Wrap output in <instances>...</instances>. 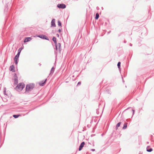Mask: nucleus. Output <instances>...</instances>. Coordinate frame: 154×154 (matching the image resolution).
Masks as SVG:
<instances>
[{"instance_id": "f257e3e1", "label": "nucleus", "mask_w": 154, "mask_h": 154, "mask_svg": "<svg viewBox=\"0 0 154 154\" xmlns=\"http://www.w3.org/2000/svg\"><path fill=\"white\" fill-rule=\"evenodd\" d=\"M35 86L33 84H30L26 85V92H28L33 89Z\"/></svg>"}, {"instance_id": "f03ea898", "label": "nucleus", "mask_w": 154, "mask_h": 154, "mask_svg": "<svg viewBox=\"0 0 154 154\" xmlns=\"http://www.w3.org/2000/svg\"><path fill=\"white\" fill-rule=\"evenodd\" d=\"M24 86L25 85L23 83H20L16 87V89L18 91H21L24 88Z\"/></svg>"}, {"instance_id": "7ed1b4c3", "label": "nucleus", "mask_w": 154, "mask_h": 154, "mask_svg": "<svg viewBox=\"0 0 154 154\" xmlns=\"http://www.w3.org/2000/svg\"><path fill=\"white\" fill-rule=\"evenodd\" d=\"M20 53V51L19 52H18V54L16 56L14 59V61L16 64H17V60L18 59V58L19 57Z\"/></svg>"}, {"instance_id": "20e7f679", "label": "nucleus", "mask_w": 154, "mask_h": 154, "mask_svg": "<svg viewBox=\"0 0 154 154\" xmlns=\"http://www.w3.org/2000/svg\"><path fill=\"white\" fill-rule=\"evenodd\" d=\"M57 7L60 8H66V6L63 4H58L57 5Z\"/></svg>"}, {"instance_id": "39448f33", "label": "nucleus", "mask_w": 154, "mask_h": 154, "mask_svg": "<svg viewBox=\"0 0 154 154\" xmlns=\"http://www.w3.org/2000/svg\"><path fill=\"white\" fill-rule=\"evenodd\" d=\"M85 144V143L84 142H83L80 145L79 147V151H81L82 148L84 147V145Z\"/></svg>"}, {"instance_id": "423d86ee", "label": "nucleus", "mask_w": 154, "mask_h": 154, "mask_svg": "<svg viewBox=\"0 0 154 154\" xmlns=\"http://www.w3.org/2000/svg\"><path fill=\"white\" fill-rule=\"evenodd\" d=\"M47 80V79H46L44 82L43 81L40 82H39V84L41 86H44L46 83V82Z\"/></svg>"}, {"instance_id": "0eeeda50", "label": "nucleus", "mask_w": 154, "mask_h": 154, "mask_svg": "<svg viewBox=\"0 0 154 154\" xmlns=\"http://www.w3.org/2000/svg\"><path fill=\"white\" fill-rule=\"evenodd\" d=\"M55 20L54 19H53L51 22V25L52 27H55L56 24L55 23Z\"/></svg>"}, {"instance_id": "6e6552de", "label": "nucleus", "mask_w": 154, "mask_h": 154, "mask_svg": "<svg viewBox=\"0 0 154 154\" xmlns=\"http://www.w3.org/2000/svg\"><path fill=\"white\" fill-rule=\"evenodd\" d=\"M14 83L15 84H17L18 83V80L17 79L16 74H14Z\"/></svg>"}, {"instance_id": "1a4fd4ad", "label": "nucleus", "mask_w": 154, "mask_h": 154, "mask_svg": "<svg viewBox=\"0 0 154 154\" xmlns=\"http://www.w3.org/2000/svg\"><path fill=\"white\" fill-rule=\"evenodd\" d=\"M32 39V38L30 37H27L26 38L24 41V42H26L29 41H30Z\"/></svg>"}, {"instance_id": "9d476101", "label": "nucleus", "mask_w": 154, "mask_h": 154, "mask_svg": "<svg viewBox=\"0 0 154 154\" xmlns=\"http://www.w3.org/2000/svg\"><path fill=\"white\" fill-rule=\"evenodd\" d=\"M10 70L13 72L15 71V68L13 65H11L10 66Z\"/></svg>"}, {"instance_id": "9b49d317", "label": "nucleus", "mask_w": 154, "mask_h": 154, "mask_svg": "<svg viewBox=\"0 0 154 154\" xmlns=\"http://www.w3.org/2000/svg\"><path fill=\"white\" fill-rule=\"evenodd\" d=\"M127 123H125L124 124V125L123 127V129H125L127 127Z\"/></svg>"}, {"instance_id": "f8f14e48", "label": "nucleus", "mask_w": 154, "mask_h": 154, "mask_svg": "<svg viewBox=\"0 0 154 154\" xmlns=\"http://www.w3.org/2000/svg\"><path fill=\"white\" fill-rule=\"evenodd\" d=\"M121 123L120 122H119L117 124L116 126V129H117L120 126V125H121Z\"/></svg>"}, {"instance_id": "ddd939ff", "label": "nucleus", "mask_w": 154, "mask_h": 154, "mask_svg": "<svg viewBox=\"0 0 154 154\" xmlns=\"http://www.w3.org/2000/svg\"><path fill=\"white\" fill-rule=\"evenodd\" d=\"M20 116V115H13V116L15 118H17L19 116Z\"/></svg>"}, {"instance_id": "4468645a", "label": "nucleus", "mask_w": 154, "mask_h": 154, "mask_svg": "<svg viewBox=\"0 0 154 154\" xmlns=\"http://www.w3.org/2000/svg\"><path fill=\"white\" fill-rule=\"evenodd\" d=\"M99 17V14L98 13H97L96 14V17H95V19L96 20H97V19H98Z\"/></svg>"}, {"instance_id": "2eb2a0df", "label": "nucleus", "mask_w": 154, "mask_h": 154, "mask_svg": "<svg viewBox=\"0 0 154 154\" xmlns=\"http://www.w3.org/2000/svg\"><path fill=\"white\" fill-rule=\"evenodd\" d=\"M52 40L54 42L55 44H56V43L57 42V41H56V38L55 37H54L53 38Z\"/></svg>"}, {"instance_id": "dca6fc26", "label": "nucleus", "mask_w": 154, "mask_h": 154, "mask_svg": "<svg viewBox=\"0 0 154 154\" xmlns=\"http://www.w3.org/2000/svg\"><path fill=\"white\" fill-rule=\"evenodd\" d=\"M58 24L59 26H61V24L60 21L58 20Z\"/></svg>"}, {"instance_id": "f3484780", "label": "nucleus", "mask_w": 154, "mask_h": 154, "mask_svg": "<svg viewBox=\"0 0 154 154\" xmlns=\"http://www.w3.org/2000/svg\"><path fill=\"white\" fill-rule=\"evenodd\" d=\"M120 64H121V63L120 62H119L118 63L117 66H118V67L119 68H120Z\"/></svg>"}, {"instance_id": "a211bd4d", "label": "nucleus", "mask_w": 154, "mask_h": 154, "mask_svg": "<svg viewBox=\"0 0 154 154\" xmlns=\"http://www.w3.org/2000/svg\"><path fill=\"white\" fill-rule=\"evenodd\" d=\"M45 36L44 35H40V36H39V37H40V38H44Z\"/></svg>"}, {"instance_id": "6ab92c4d", "label": "nucleus", "mask_w": 154, "mask_h": 154, "mask_svg": "<svg viewBox=\"0 0 154 154\" xmlns=\"http://www.w3.org/2000/svg\"><path fill=\"white\" fill-rule=\"evenodd\" d=\"M147 151L148 152H150L152 151V149L151 148L149 149H147Z\"/></svg>"}, {"instance_id": "aec40b11", "label": "nucleus", "mask_w": 154, "mask_h": 154, "mask_svg": "<svg viewBox=\"0 0 154 154\" xmlns=\"http://www.w3.org/2000/svg\"><path fill=\"white\" fill-rule=\"evenodd\" d=\"M58 46H59V48H60V43H58Z\"/></svg>"}, {"instance_id": "412c9836", "label": "nucleus", "mask_w": 154, "mask_h": 154, "mask_svg": "<svg viewBox=\"0 0 154 154\" xmlns=\"http://www.w3.org/2000/svg\"><path fill=\"white\" fill-rule=\"evenodd\" d=\"M22 49H23V48H20V49L18 50V52H19L20 51H21L22 50Z\"/></svg>"}, {"instance_id": "4be33fe9", "label": "nucleus", "mask_w": 154, "mask_h": 154, "mask_svg": "<svg viewBox=\"0 0 154 154\" xmlns=\"http://www.w3.org/2000/svg\"><path fill=\"white\" fill-rule=\"evenodd\" d=\"M58 32H61V30L60 29H59L58 30Z\"/></svg>"}, {"instance_id": "5701e85b", "label": "nucleus", "mask_w": 154, "mask_h": 154, "mask_svg": "<svg viewBox=\"0 0 154 154\" xmlns=\"http://www.w3.org/2000/svg\"><path fill=\"white\" fill-rule=\"evenodd\" d=\"M57 37H59V35L58 34H57Z\"/></svg>"}, {"instance_id": "b1692460", "label": "nucleus", "mask_w": 154, "mask_h": 154, "mask_svg": "<svg viewBox=\"0 0 154 154\" xmlns=\"http://www.w3.org/2000/svg\"><path fill=\"white\" fill-rule=\"evenodd\" d=\"M57 45H56V50H57Z\"/></svg>"}, {"instance_id": "393cba45", "label": "nucleus", "mask_w": 154, "mask_h": 154, "mask_svg": "<svg viewBox=\"0 0 154 154\" xmlns=\"http://www.w3.org/2000/svg\"><path fill=\"white\" fill-rule=\"evenodd\" d=\"M81 84V82H78V85H79H79H80V84Z\"/></svg>"}]
</instances>
